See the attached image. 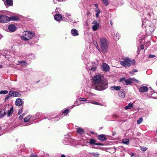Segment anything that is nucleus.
<instances>
[{"instance_id": "nucleus-62", "label": "nucleus", "mask_w": 157, "mask_h": 157, "mask_svg": "<svg viewBox=\"0 0 157 157\" xmlns=\"http://www.w3.org/2000/svg\"><path fill=\"white\" fill-rule=\"evenodd\" d=\"M94 5L97 8H98V4H94ZM98 8H97L98 9Z\"/></svg>"}, {"instance_id": "nucleus-38", "label": "nucleus", "mask_w": 157, "mask_h": 157, "mask_svg": "<svg viewBox=\"0 0 157 157\" xmlns=\"http://www.w3.org/2000/svg\"><path fill=\"white\" fill-rule=\"evenodd\" d=\"M89 154L93 155L95 157H98L99 156L100 154L97 153L91 152L89 153Z\"/></svg>"}, {"instance_id": "nucleus-30", "label": "nucleus", "mask_w": 157, "mask_h": 157, "mask_svg": "<svg viewBox=\"0 0 157 157\" xmlns=\"http://www.w3.org/2000/svg\"><path fill=\"white\" fill-rule=\"evenodd\" d=\"M121 88V87L120 86H112L110 88L111 90H119Z\"/></svg>"}, {"instance_id": "nucleus-44", "label": "nucleus", "mask_w": 157, "mask_h": 157, "mask_svg": "<svg viewBox=\"0 0 157 157\" xmlns=\"http://www.w3.org/2000/svg\"><path fill=\"white\" fill-rule=\"evenodd\" d=\"M96 11L97 13L96 14V16L97 17H98L99 16V13H100V10L99 9H98L97 10H96Z\"/></svg>"}, {"instance_id": "nucleus-18", "label": "nucleus", "mask_w": 157, "mask_h": 157, "mask_svg": "<svg viewBox=\"0 0 157 157\" xmlns=\"http://www.w3.org/2000/svg\"><path fill=\"white\" fill-rule=\"evenodd\" d=\"M23 57L24 58H29L31 59H34L36 57L35 55L33 53H30L28 54L25 55L23 56Z\"/></svg>"}, {"instance_id": "nucleus-60", "label": "nucleus", "mask_w": 157, "mask_h": 157, "mask_svg": "<svg viewBox=\"0 0 157 157\" xmlns=\"http://www.w3.org/2000/svg\"><path fill=\"white\" fill-rule=\"evenodd\" d=\"M53 3L54 4H56L57 3V2H56V1L55 0H53Z\"/></svg>"}, {"instance_id": "nucleus-4", "label": "nucleus", "mask_w": 157, "mask_h": 157, "mask_svg": "<svg viewBox=\"0 0 157 157\" xmlns=\"http://www.w3.org/2000/svg\"><path fill=\"white\" fill-rule=\"evenodd\" d=\"M100 41L102 52L103 53H105L107 52L108 48V41L107 39L105 38H100Z\"/></svg>"}, {"instance_id": "nucleus-43", "label": "nucleus", "mask_w": 157, "mask_h": 157, "mask_svg": "<svg viewBox=\"0 0 157 157\" xmlns=\"http://www.w3.org/2000/svg\"><path fill=\"white\" fill-rule=\"evenodd\" d=\"M143 119L142 117L140 118L137 121V123L138 124H140L143 121Z\"/></svg>"}, {"instance_id": "nucleus-19", "label": "nucleus", "mask_w": 157, "mask_h": 157, "mask_svg": "<svg viewBox=\"0 0 157 157\" xmlns=\"http://www.w3.org/2000/svg\"><path fill=\"white\" fill-rule=\"evenodd\" d=\"M23 103V101L22 99L20 98H17L15 101V105L18 106H20Z\"/></svg>"}, {"instance_id": "nucleus-10", "label": "nucleus", "mask_w": 157, "mask_h": 157, "mask_svg": "<svg viewBox=\"0 0 157 157\" xmlns=\"http://www.w3.org/2000/svg\"><path fill=\"white\" fill-rule=\"evenodd\" d=\"M29 63H28L25 60L19 61H18L17 65H20L23 67L25 68L28 65H29Z\"/></svg>"}, {"instance_id": "nucleus-47", "label": "nucleus", "mask_w": 157, "mask_h": 157, "mask_svg": "<svg viewBox=\"0 0 157 157\" xmlns=\"http://www.w3.org/2000/svg\"><path fill=\"white\" fill-rule=\"evenodd\" d=\"M10 97H11L10 95H9V94L7 95L6 96V97L5 98V101H6Z\"/></svg>"}, {"instance_id": "nucleus-59", "label": "nucleus", "mask_w": 157, "mask_h": 157, "mask_svg": "<svg viewBox=\"0 0 157 157\" xmlns=\"http://www.w3.org/2000/svg\"><path fill=\"white\" fill-rule=\"evenodd\" d=\"M140 50H139V48H138V49L137 50V51L138 54H139V53L140 52Z\"/></svg>"}, {"instance_id": "nucleus-40", "label": "nucleus", "mask_w": 157, "mask_h": 157, "mask_svg": "<svg viewBox=\"0 0 157 157\" xmlns=\"http://www.w3.org/2000/svg\"><path fill=\"white\" fill-rule=\"evenodd\" d=\"M8 91L6 90H1L0 91V94H5L8 93Z\"/></svg>"}, {"instance_id": "nucleus-13", "label": "nucleus", "mask_w": 157, "mask_h": 157, "mask_svg": "<svg viewBox=\"0 0 157 157\" xmlns=\"http://www.w3.org/2000/svg\"><path fill=\"white\" fill-rule=\"evenodd\" d=\"M8 29L9 32H13L16 30L17 28L14 25L11 24L8 25Z\"/></svg>"}, {"instance_id": "nucleus-56", "label": "nucleus", "mask_w": 157, "mask_h": 157, "mask_svg": "<svg viewBox=\"0 0 157 157\" xmlns=\"http://www.w3.org/2000/svg\"><path fill=\"white\" fill-rule=\"evenodd\" d=\"M1 64H0V68H2L3 67L2 66H3V63L2 62H1V63H0Z\"/></svg>"}, {"instance_id": "nucleus-8", "label": "nucleus", "mask_w": 157, "mask_h": 157, "mask_svg": "<svg viewBox=\"0 0 157 157\" xmlns=\"http://www.w3.org/2000/svg\"><path fill=\"white\" fill-rule=\"evenodd\" d=\"M68 141L73 146H75L77 144L82 146H85V144H83L81 143H78V141H75V140L70 138L68 140Z\"/></svg>"}, {"instance_id": "nucleus-52", "label": "nucleus", "mask_w": 157, "mask_h": 157, "mask_svg": "<svg viewBox=\"0 0 157 157\" xmlns=\"http://www.w3.org/2000/svg\"><path fill=\"white\" fill-rule=\"evenodd\" d=\"M155 57V56L154 55H150L148 56L149 58H152Z\"/></svg>"}, {"instance_id": "nucleus-26", "label": "nucleus", "mask_w": 157, "mask_h": 157, "mask_svg": "<svg viewBox=\"0 0 157 157\" xmlns=\"http://www.w3.org/2000/svg\"><path fill=\"white\" fill-rule=\"evenodd\" d=\"M118 95L120 97L122 98H123L125 97V94L123 90L119 91Z\"/></svg>"}, {"instance_id": "nucleus-3", "label": "nucleus", "mask_w": 157, "mask_h": 157, "mask_svg": "<svg viewBox=\"0 0 157 157\" xmlns=\"http://www.w3.org/2000/svg\"><path fill=\"white\" fill-rule=\"evenodd\" d=\"M120 64L126 68H128L131 65H134L135 63V61L134 59H132L126 57L125 59L120 62Z\"/></svg>"}, {"instance_id": "nucleus-9", "label": "nucleus", "mask_w": 157, "mask_h": 157, "mask_svg": "<svg viewBox=\"0 0 157 157\" xmlns=\"http://www.w3.org/2000/svg\"><path fill=\"white\" fill-rule=\"evenodd\" d=\"M1 53H2V55L3 56L5 57V58L9 59L10 58V52L7 50H2Z\"/></svg>"}, {"instance_id": "nucleus-54", "label": "nucleus", "mask_w": 157, "mask_h": 157, "mask_svg": "<svg viewBox=\"0 0 157 157\" xmlns=\"http://www.w3.org/2000/svg\"><path fill=\"white\" fill-rule=\"evenodd\" d=\"M140 47L141 49L142 50H143L144 48V45L143 44H142L140 45Z\"/></svg>"}, {"instance_id": "nucleus-41", "label": "nucleus", "mask_w": 157, "mask_h": 157, "mask_svg": "<svg viewBox=\"0 0 157 157\" xmlns=\"http://www.w3.org/2000/svg\"><path fill=\"white\" fill-rule=\"evenodd\" d=\"M103 4L105 6H107L109 5L108 0H101Z\"/></svg>"}, {"instance_id": "nucleus-11", "label": "nucleus", "mask_w": 157, "mask_h": 157, "mask_svg": "<svg viewBox=\"0 0 157 157\" xmlns=\"http://www.w3.org/2000/svg\"><path fill=\"white\" fill-rule=\"evenodd\" d=\"M92 24H94L92 26V29L94 31H96L98 28L99 27V24L97 21L95 20L94 21Z\"/></svg>"}, {"instance_id": "nucleus-53", "label": "nucleus", "mask_w": 157, "mask_h": 157, "mask_svg": "<svg viewBox=\"0 0 157 157\" xmlns=\"http://www.w3.org/2000/svg\"><path fill=\"white\" fill-rule=\"evenodd\" d=\"M131 132V134H130V136H132L133 135V132H132L131 131H130V130H128V131H127V133H128L129 132Z\"/></svg>"}, {"instance_id": "nucleus-51", "label": "nucleus", "mask_w": 157, "mask_h": 157, "mask_svg": "<svg viewBox=\"0 0 157 157\" xmlns=\"http://www.w3.org/2000/svg\"><path fill=\"white\" fill-rule=\"evenodd\" d=\"M31 157H38V155H36L32 154L30 155Z\"/></svg>"}, {"instance_id": "nucleus-27", "label": "nucleus", "mask_w": 157, "mask_h": 157, "mask_svg": "<svg viewBox=\"0 0 157 157\" xmlns=\"http://www.w3.org/2000/svg\"><path fill=\"white\" fill-rule=\"evenodd\" d=\"M101 66L102 69H110L109 66L105 63H103Z\"/></svg>"}, {"instance_id": "nucleus-1", "label": "nucleus", "mask_w": 157, "mask_h": 157, "mask_svg": "<svg viewBox=\"0 0 157 157\" xmlns=\"http://www.w3.org/2000/svg\"><path fill=\"white\" fill-rule=\"evenodd\" d=\"M101 75H97L94 76L92 79V86L96 90L101 91L105 90L108 86L107 80L102 78Z\"/></svg>"}, {"instance_id": "nucleus-21", "label": "nucleus", "mask_w": 157, "mask_h": 157, "mask_svg": "<svg viewBox=\"0 0 157 157\" xmlns=\"http://www.w3.org/2000/svg\"><path fill=\"white\" fill-rule=\"evenodd\" d=\"M54 19L56 21H59L62 20V17L60 14H57L55 15Z\"/></svg>"}, {"instance_id": "nucleus-5", "label": "nucleus", "mask_w": 157, "mask_h": 157, "mask_svg": "<svg viewBox=\"0 0 157 157\" xmlns=\"http://www.w3.org/2000/svg\"><path fill=\"white\" fill-rule=\"evenodd\" d=\"M35 35L34 33L30 31H25L23 33V36H21L22 40L27 41L32 39Z\"/></svg>"}, {"instance_id": "nucleus-35", "label": "nucleus", "mask_w": 157, "mask_h": 157, "mask_svg": "<svg viewBox=\"0 0 157 157\" xmlns=\"http://www.w3.org/2000/svg\"><path fill=\"white\" fill-rule=\"evenodd\" d=\"M79 100L80 101H85L86 103H88V101H90V100H87V98H80Z\"/></svg>"}, {"instance_id": "nucleus-64", "label": "nucleus", "mask_w": 157, "mask_h": 157, "mask_svg": "<svg viewBox=\"0 0 157 157\" xmlns=\"http://www.w3.org/2000/svg\"><path fill=\"white\" fill-rule=\"evenodd\" d=\"M46 157H49V155L48 154H46L45 155Z\"/></svg>"}, {"instance_id": "nucleus-6", "label": "nucleus", "mask_w": 157, "mask_h": 157, "mask_svg": "<svg viewBox=\"0 0 157 157\" xmlns=\"http://www.w3.org/2000/svg\"><path fill=\"white\" fill-rule=\"evenodd\" d=\"M133 82H135L137 83L139 81L134 78H130L129 79H126L125 77L121 78L119 82L122 83L124 85H128L130 84Z\"/></svg>"}, {"instance_id": "nucleus-37", "label": "nucleus", "mask_w": 157, "mask_h": 157, "mask_svg": "<svg viewBox=\"0 0 157 157\" xmlns=\"http://www.w3.org/2000/svg\"><path fill=\"white\" fill-rule=\"evenodd\" d=\"M31 117H32V116L31 117L30 115L26 117L24 119V121L25 122H27L28 121Z\"/></svg>"}, {"instance_id": "nucleus-16", "label": "nucleus", "mask_w": 157, "mask_h": 157, "mask_svg": "<svg viewBox=\"0 0 157 157\" xmlns=\"http://www.w3.org/2000/svg\"><path fill=\"white\" fill-rule=\"evenodd\" d=\"M148 90V88L147 86L142 85L140 87L139 90L140 92L144 93L147 92Z\"/></svg>"}, {"instance_id": "nucleus-22", "label": "nucleus", "mask_w": 157, "mask_h": 157, "mask_svg": "<svg viewBox=\"0 0 157 157\" xmlns=\"http://www.w3.org/2000/svg\"><path fill=\"white\" fill-rule=\"evenodd\" d=\"M113 32H112L111 35V36L113 37L116 40H118L119 39V35L118 33H116L114 32V31L113 30Z\"/></svg>"}, {"instance_id": "nucleus-34", "label": "nucleus", "mask_w": 157, "mask_h": 157, "mask_svg": "<svg viewBox=\"0 0 157 157\" xmlns=\"http://www.w3.org/2000/svg\"><path fill=\"white\" fill-rule=\"evenodd\" d=\"M77 131L80 134H82L84 132V130L81 128H78L77 129Z\"/></svg>"}, {"instance_id": "nucleus-14", "label": "nucleus", "mask_w": 157, "mask_h": 157, "mask_svg": "<svg viewBox=\"0 0 157 157\" xmlns=\"http://www.w3.org/2000/svg\"><path fill=\"white\" fill-rule=\"evenodd\" d=\"M6 111L4 108L0 109V118H2L6 115Z\"/></svg>"}, {"instance_id": "nucleus-58", "label": "nucleus", "mask_w": 157, "mask_h": 157, "mask_svg": "<svg viewBox=\"0 0 157 157\" xmlns=\"http://www.w3.org/2000/svg\"><path fill=\"white\" fill-rule=\"evenodd\" d=\"M58 9H59V8H56V9L55 10V11H56V12H58Z\"/></svg>"}, {"instance_id": "nucleus-12", "label": "nucleus", "mask_w": 157, "mask_h": 157, "mask_svg": "<svg viewBox=\"0 0 157 157\" xmlns=\"http://www.w3.org/2000/svg\"><path fill=\"white\" fill-rule=\"evenodd\" d=\"M9 95H10L11 96L13 97H20L21 95V94L18 92L13 91H10L9 92Z\"/></svg>"}, {"instance_id": "nucleus-46", "label": "nucleus", "mask_w": 157, "mask_h": 157, "mask_svg": "<svg viewBox=\"0 0 157 157\" xmlns=\"http://www.w3.org/2000/svg\"><path fill=\"white\" fill-rule=\"evenodd\" d=\"M69 111L68 109H65L63 111V113H65V114H68L69 113Z\"/></svg>"}, {"instance_id": "nucleus-50", "label": "nucleus", "mask_w": 157, "mask_h": 157, "mask_svg": "<svg viewBox=\"0 0 157 157\" xmlns=\"http://www.w3.org/2000/svg\"><path fill=\"white\" fill-rule=\"evenodd\" d=\"M150 44V42L148 41L146 42V44L145 45V46L146 48L149 46Z\"/></svg>"}, {"instance_id": "nucleus-25", "label": "nucleus", "mask_w": 157, "mask_h": 157, "mask_svg": "<svg viewBox=\"0 0 157 157\" xmlns=\"http://www.w3.org/2000/svg\"><path fill=\"white\" fill-rule=\"evenodd\" d=\"M85 94L86 96L88 98L91 99H93L92 96L95 95L94 94L89 92H86Z\"/></svg>"}, {"instance_id": "nucleus-55", "label": "nucleus", "mask_w": 157, "mask_h": 157, "mask_svg": "<svg viewBox=\"0 0 157 157\" xmlns=\"http://www.w3.org/2000/svg\"><path fill=\"white\" fill-rule=\"evenodd\" d=\"M80 105V104H77L76 103H75V105H72V106H73V107H74L75 106H78V105Z\"/></svg>"}, {"instance_id": "nucleus-33", "label": "nucleus", "mask_w": 157, "mask_h": 157, "mask_svg": "<svg viewBox=\"0 0 157 157\" xmlns=\"http://www.w3.org/2000/svg\"><path fill=\"white\" fill-rule=\"evenodd\" d=\"M87 102L88 103H92V104H94V105H102L100 103L94 101H92L90 100V101H88Z\"/></svg>"}, {"instance_id": "nucleus-23", "label": "nucleus", "mask_w": 157, "mask_h": 157, "mask_svg": "<svg viewBox=\"0 0 157 157\" xmlns=\"http://www.w3.org/2000/svg\"><path fill=\"white\" fill-rule=\"evenodd\" d=\"M71 33L74 36H77L79 35L78 31L75 29H73L71 31Z\"/></svg>"}, {"instance_id": "nucleus-29", "label": "nucleus", "mask_w": 157, "mask_h": 157, "mask_svg": "<svg viewBox=\"0 0 157 157\" xmlns=\"http://www.w3.org/2000/svg\"><path fill=\"white\" fill-rule=\"evenodd\" d=\"M10 21H17L19 20V18L16 16H11L10 17Z\"/></svg>"}, {"instance_id": "nucleus-61", "label": "nucleus", "mask_w": 157, "mask_h": 157, "mask_svg": "<svg viewBox=\"0 0 157 157\" xmlns=\"http://www.w3.org/2000/svg\"><path fill=\"white\" fill-rule=\"evenodd\" d=\"M104 71L105 72H107L109 71V69H103Z\"/></svg>"}, {"instance_id": "nucleus-48", "label": "nucleus", "mask_w": 157, "mask_h": 157, "mask_svg": "<svg viewBox=\"0 0 157 157\" xmlns=\"http://www.w3.org/2000/svg\"><path fill=\"white\" fill-rule=\"evenodd\" d=\"M140 148L141 150L143 151H145L147 150V148L146 147L142 146L140 147Z\"/></svg>"}, {"instance_id": "nucleus-57", "label": "nucleus", "mask_w": 157, "mask_h": 157, "mask_svg": "<svg viewBox=\"0 0 157 157\" xmlns=\"http://www.w3.org/2000/svg\"><path fill=\"white\" fill-rule=\"evenodd\" d=\"M96 69H89V70L88 71L89 72L90 71H91V70H92L93 71H95Z\"/></svg>"}, {"instance_id": "nucleus-31", "label": "nucleus", "mask_w": 157, "mask_h": 157, "mask_svg": "<svg viewBox=\"0 0 157 157\" xmlns=\"http://www.w3.org/2000/svg\"><path fill=\"white\" fill-rule=\"evenodd\" d=\"M122 143L129 145V140L128 139H124L122 140Z\"/></svg>"}, {"instance_id": "nucleus-32", "label": "nucleus", "mask_w": 157, "mask_h": 157, "mask_svg": "<svg viewBox=\"0 0 157 157\" xmlns=\"http://www.w3.org/2000/svg\"><path fill=\"white\" fill-rule=\"evenodd\" d=\"M133 106V105L132 104L131 102H130L128 104V105L125 107L124 109L126 110H127L128 109H130Z\"/></svg>"}, {"instance_id": "nucleus-42", "label": "nucleus", "mask_w": 157, "mask_h": 157, "mask_svg": "<svg viewBox=\"0 0 157 157\" xmlns=\"http://www.w3.org/2000/svg\"><path fill=\"white\" fill-rule=\"evenodd\" d=\"M23 111V106H22V107H21L20 109H19L18 110V115H20L22 113Z\"/></svg>"}, {"instance_id": "nucleus-49", "label": "nucleus", "mask_w": 157, "mask_h": 157, "mask_svg": "<svg viewBox=\"0 0 157 157\" xmlns=\"http://www.w3.org/2000/svg\"><path fill=\"white\" fill-rule=\"evenodd\" d=\"M25 113H23L21 115H20L19 117V120H21L23 117L25 116Z\"/></svg>"}, {"instance_id": "nucleus-45", "label": "nucleus", "mask_w": 157, "mask_h": 157, "mask_svg": "<svg viewBox=\"0 0 157 157\" xmlns=\"http://www.w3.org/2000/svg\"><path fill=\"white\" fill-rule=\"evenodd\" d=\"M138 71L137 69H134L133 70L131 71H130L129 73L131 74V75H133L134 74V72H136Z\"/></svg>"}, {"instance_id": "nucleus-63", "label": "nucleus", "mask_w": 157, "mask_h": 157, "mask_svg": "<svg viewBox=\"0 0 157 157\" xmlns=\"http://www.w3.org/2000/svg\"><path fill=\"white\" fill-rule=\"evenodd\" d=\"M61 157H66V156L64 155H61Z\"/></svg>"}, {"instance_id": "nucleus-17", "label": "nucleus", "mask_w": 157, "mask_h": 157, "mask_svg": "<svg viewBox=\"0 0 157 157\" xmlns=\"http://www.w3.org/2000/svg\"><path fill=\"white\" fill-rule=\"evenodd\" d=\"M90 141L88 143L90 145H101V144L98 143H96V140L93 139H89Z\"/></svg>"}, {"instance_id": "nucleus-39", "label": "nucleus", "mask_w": 157, "mask_h": 157, "mask_svg": "<svg viewBox=\"0 0 157 157\" xmlns=\"http://www.w3.org/2000/svg\"><path fill=\"white\" fill-rule=\"evenodd\" d=\"M47 118H48V120H51V119H56L55 121H59L60 119V118H59V117H54L53 118H51L50 117H48Z\"/></svg>"}, {"instance_id": "nucleus-28", "label": "nucleus", "mask_w": 157, "mask_h": 157, "mask_svg": "<svg viewBox=\"0 0 157 157\" xmlns=\"http://www.w3.org/2000/svg\"><path fill=\"white\" fill-rule=\"evenodd\" d=\"M13 107H12L10 110H8V111L7 112V116L8 117H11L12 113H13Z\"/></svg>"}, {"instance_id": "nucleus-20", "label": "nucleus", "mask_w": 157, "mask_h": 157, "mask_svg": "<svg viewBox=\"0 0 157 157\" xmlns=\"http://www.w3.org/2000/svg\"><path fill=\"white\" fill-rule=\"evenodd\" d=\"M92 65L90 69H96L99 63L98 60H96L95 62H92Z\"/></svg>"}, {"instance_id": "nucleus-36", "label": "nucleus", "mask_w": 157, "mask_h": 157, "mask_svg": "<svg viewBox=\"0 0 157 157\" xmlns=\"http://www.w3.org/2000/svg\"><path fill=\"white\" fill-rule=\"evenodd\" d=\"M40 115V112H38L36 113L35 115L33 117V118L35 119H36L39 117Z\"/></svg>"}, {"instance_id": "nucleus-7", "label": "nucleus", "mask_w": 157, "mask_h": 157, "mask_svg": "<svg viewBox=\"0 0 157 157\" xmlns=\"http://www.w3.org/2000/svg\"><path fill=\"white\" fill-rule=\"evenodd\" d=\"M10 21V17L4 15H0V23H7Z\"/></svg>"}, {"instance_id": "nucleus-2", "label": "nucleus", "mask_w": 157, "mask_h": 157, "mask_svg": "<svg viewBox=\"0 0 157 157\" xmlns=\"http://www.w3.org/2000/svg\"><path fill=\"white\" fill-rule=\"evenodd\" d=\"M142 26L143 29H144L146 34L147 36L153 34L155 29V23L146 19L142 20Z\"/></svg>"}, {"instance_id": "nucleus-24", "label": "nucleus", "mask_w": 157, "mask_h": 157, "mask_svg": "<svg viewBox=\"0 0 157 157\" xmlns=\"http://www.w3.org/2000/svg\"><path fill=\"white\" fill-rule=\"evenodd\" d=\"M98 140L101 141H105L107 139L105 136L104 135H99L98 137Z\"/></svg>"}, {"instance_id": "nucleus-15", "label": "nucleus", "mask_w": 157, "mask_h": 157, "mask_svg": "<svg viewBox=\"0 0 157 157\" xmlns=\"http://www.w3.org/2000/svg\"><path fill=\"white\" fill-rule=\"evenodd\" d=\"M6 6H12L13 5V0H2Z\"/></svg>"}]
</instances>
